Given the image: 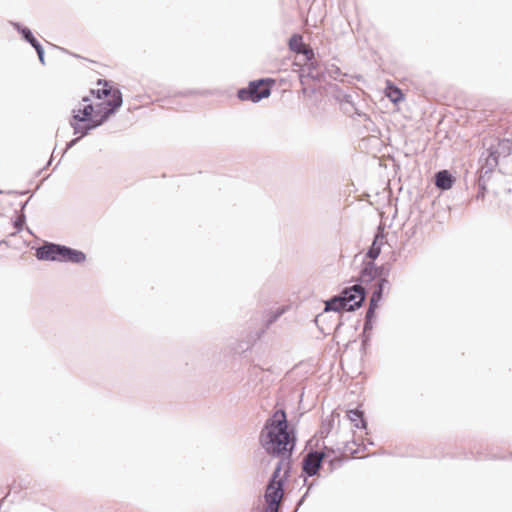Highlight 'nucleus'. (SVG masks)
Wrapping results in <instances>:
<instances>
[{
  "label": "nucleus",
  "mask_w": 512,
  "mask_h": 512,
  "mask_svg": "<svg viewBox=\"0 0 512 512\" xmlns=\"http://www.w3.org/2000/svg\"><path fill=\"white\" fill-rule=\"evenodd\" d=\"M122 104L120 91L105 80H98L90 95L83 97L79 108L73 110L70 121L74 134L83 137L100 126Z\"/></svg>",
  "instance_id": "1"
},
{
  "label": "nucleus",
  "mask_w": 512,
  "mask_h": 512,
  "mask_svg": "<svg viewBox=\"0 0 512 512\" xmlns=\"http://www.w3.org/2000/svg\"><path fill=\"white\" fill-rule=\"evenodd\" d=\"M260 442L268 454L280 457L279 462L286 460L290 464L289 457L295 447L296 435L294 429L289 427L283 409L275 411L266 421Z\"/></svg>",
  "instance_id": "2"
},
{
  "label": "nucleus",
  "mask_w": 512,
  "mask_h": 512,
  "mask_svg": "<svg viewBox=\"0 0 512 512\" xmlns=\"http://www.w3.org/2000/svg\"><path fill=\"white\" fill-rule=\"evenodd\" d=\"M289 476V463L286 460L278 462L272 477L266 487L264 512H278L284 495L283 484Z\"/></svg>",
  "instance_id": "3"
},
{
  "label": "nucleus",
  "mask_w": 512,
  "mask_h": 512,
  "mask_svg": "<svg viewBox=\"0 0 512 512\" xmlns=\"http://www.w3.org/2000/svg\"><path fill=\"white\" fill-rule=\"evenodd\" d=\"M36 257L43 261L71 262L74 264H80L86 260V255L82 251L54 243H46L39 247L36 250Z\"/></svg>",
  "instance_id": "4"
},
{
  "label": "nucleus",
  "mask_w": 512,
  "mask_h": 512,
  "mask_svg": "<svg viewBox=\"0 0 512 512\" xmlns=\"http://www.w3.org/2000/svg\"><path fill=\"white\" fill-rule=\"evenodd\" d=\"M275 81L273 79H261L252 81L247 88L240 89L237 93L241 101L258 102L267 98L271 93V88Z\"/></svg>",
  "instance_id": "5"
},
{
  "label": "nucleus",
  "mask_w": 512,
  "mask_h": 512,
  "mask_svg": "<svg viewBox=\"0 0 512 512\" xmlns=\"http://www.w3.org/2000/svg\"><path fill=\"white\" fill-rule=\"evenodd\" d=\"M342 297L347 311H352L361 306L365 299V290L361 285H353L342 291Z\"/></svg>",
  "instance_id": "6"
},
{
  "label": "nucleus",
  "mask_w": 512,
  "mask_h": 512,
  "mask_svg": "<svg viewBox=\"0 0 512 512\" xmlns=\"http://www.w3.org/2000/svg\"><path fill=\"white\" fill-rule=\"evenodd\" d=\"M388 275V270L384 267H377L373 263H368L361 272L360 280L366 285L377 281L388 282Z\"/></svg>",
  "instance_id": "7"
},
{
  "label": "nucleus",
  "mask_w": 512,
  "mask_h": 512,
  "mask_svg": "<svg viewBox=\"0 0 512 512\" xmlns=\"http://www.w3.org/2000/svg\"><path fill=\"white\" fill-rule=\"evenodd\" d=\"M323 456V453H309L304 459L303 470L310 476L315 475L320 468Z\"/></svg>",
  "instance_id": "8"
},
{
  "label": "nucleus",
  "mask_w": 512,
  "mask_h": 512,
  "mask_svg": "<svg viewBox=\"0 0 512 512\" xmlns=\"http://www.w3.org/2000/svg\"><path fill=\"white\" fill-rule=\"evenodd\" d=\"M455 182V177L448 170H441L435 174V185L441 190H449Z\"/></svg>",
  "instance_id": "9"
},
{
  "label": "nucleus",
  "mask_w": 512,
  "mask_h": 512,
  "mask_svg": "<svg viewBox=\"0 0 512 512\" xmlns=\"http://www.w3.org/2000/svg\"><path fill=\"white\" fill-rule=\"evenodd\" d=\"M386 284H388V282L377 281L373 285L374 290L372 292L371 299H370V307H369V310L367 312L368 316H370L375 311V309L377 308L378 302L382 298V293H383L384 285H386Z\"/></svg>",
  "instance_id": "10"
},
{
  "label": "nucleus",
  "mask_w": 512,
  "mask_h": 512,
  "mask_svg": "<svg viewBox=\"0 0 512 512\" xmlns=\"http://www.w3.org/2000/svg\"><path fill=\"white\" fill-rule=\"evenodd\" d=\"M347 417L355 428L366 429V421L364 419L362 411L358 409L349 410L347 412Z\"/></svg>",
  "instance_id": "11"
},
{
  "label": "nucleus",
  "mask_w": 512,
  "mask_h": 512,
  "mask_svg": "<svg viewBox=\"0 0 512 512\" xmlns=\"http://www.w3.org/2000/svg\"><path fill=\"white\" fill-rule=\"evenodd\" d=\"M341 310H347V307L345 305L342 295L335 296L326 302L325 311L339 312Z\"/></svg>",
  "instance_id": "12"
},
{
  "label": "nucleus",
  "mask_w": 512,
  "mask_h": 512,
  "mask_svg": "<svg viewBox=\"0 0 512 512\" xmlns=\"http://www.w3.org/2000/svg\"><path fill=\"white\" fill-rule=\"evenodd\" d=\"M385 95L393 102L398 103L403 100L404 95L402 91L395 85L388 83L385 88Z\"/></svg>",
  "instance_id": "13"
},
{
  "label": "nucleus",
  "mask_w": 512,
  "mask_h": 512,
  "mask_svg": "<svg viewBox=\"0 0 512 512\" xmlns=\"http://www.w3.org/2000/svg\"><path fill=\"white\" fill-rule=\"evenodd\" d=\"M22 34H23L24 38L36 49L40 61L43 62L44 51H43L40 43L37 41V39L31 33V31L29 29L25 28L22 30Z\"/></svg>",
  "instance_id": "14"
},
{
  "label": "nucleus",
  "mask_w": 512,
  "mask_h": 512,
  "mask_svg": "<svg viewBox=\"0 0 512 512\" xmlns=\"http://www.w3.org/2000/svg\"><path fill=\"white\" fill-rule=\"evenodd\" d=\"M384 237L381 235H376L374 241L367 253V256L372 260L376 259L381 252V245L383 244Z\"/></svg>",
  "instance_id": "15"
},
{
  "label": "nucleus",
  "mask_w": 512,
  "mask_h": 512,
  "mask_svg": "<svg viewBox=\"0 0 512 512\" xmlns=\"http://www.w3.org/2000/svg\"><path fill=\"white\" fill-rule=\"evenodd\" d=\"M305 43L303 42V38L301 35H293L289 41V47L292 51L298 53L303 47Z\"/></svg>",
  "instance_id": "16"
},
{
  "label": "nucleus",
  "mask_w": 512,
  "mask_h": 512,
  "mask_svg": "<svg viewBox=\"0 0 512 512\" xmlns=\"http://www.w3.org/2000/svg\"><path fill=\"white\" fill-rule=\"evenodd\" d=\"M298 53L303 54L306 61H309L314 57L313 50L307 44H305V46Z\"/></svg>",
  "instance_id": "17"
}]
</instances>
